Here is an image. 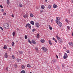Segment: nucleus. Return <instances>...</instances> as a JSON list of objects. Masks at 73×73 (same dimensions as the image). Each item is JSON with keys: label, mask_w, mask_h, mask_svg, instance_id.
Returning a JSON list of instances; mask_svg holds the SVG:
<instances>
[{"label": "nucleus", "mask_w": 73, "mask_h": 73, "mask_svg": "<svg viewBox=\"0 0 73 73\" xmlns=\"http://www.w3.org/2000/svg\"><path fill=\"white\" fill-rule=\"evenodd\" d=\"M21 68L22 69H24V68H25V66L23 65H22L21 66Z\"/></svg>", "instance_id": "19"}, {"label": "nucleus", "mask_w": 73, "mask_h": 73, "mask_svg": "<svg viewBox=\"0 0 73 73\" xmlns=\"http://www.w3.org/2000/svg\"><path fill=\"white\" fill-rule=\"evenodd\" d=\"M42 49L44 52H46L47 51V50H46V48H45L44 47H42Z\"/></svg>", "instance_id": "6"}, {"label": "nucleus", "mask_w": 73, "mask_h": 73, "mask_svg": "<svg viewBox=\"0 0 73 73\" xmlns=\"http://www.w3.org/2000/svg\"><path fill=\"white\" fill-rule=\"evenodd\" d=\"M53 40H54V41H55V40H56V39H55V38H53Z\"/></svg>", "instance_id": "49"}, {"label": "nucleus", "mask_w": 73, "mask_h": 73, "mask_svg": "<svg viewBox=\"0 0 73 73\" xmlns=\"http://www.w3.org/2000/svg\"><path fill=\"white\" fill-rule=\"evenodd\" d=\"M53 62H56V59H54L53 60Z\"/></svg>", "instance_id": "31"}, {"label": "nucleus", "mask_w": 73, "mask_h": 73, "mask_svg": "<svg viewBox=\"0 0 73 73\" xmlns=\"http://www.w3.org/2000/svg\"><path fill=\"white\" fill-rule=\"evenodd\" d=\"M56 19H56V20H57V21H60L59 20H60V17H56Z\"/></svg>", "instance_id": "8"}, {"label": "nucleus", "mask_w": 73, "mask_h": 73, "mask_svg": "<svg viewBox=\"0 0 73 73\" xmlns=\"http://www.w3.org/2000/svg\"><path fill=\"white\" fill-rule=\"evenodd\" d=\"M0 7H1V8H3V6L1 5L0 6Z\"/></svg>", "instance_id": "44"}, {"label": "nucleus", "mask_w": 73, "mask_h": 73, "mask_svg": "<svg viewBox=\"0 0 73 73\" xmlns=\"http://www.w3.org/2000/svg\"><path fill=\"white\" fill-rule=\"evenodd\" d=\"M48 8H49V9H50L51 8V6L50 5L48 6Z\"/></svg>", "instance_id": "32"}, {"label": "nucleus", "mask_w": 73, "mask_h": 73, "mask_svg": "<svg viewBox=\"0 0 73 73\" xmlns=\"http://www.w3.org/2000/svg\"><path fill=\"white\" fill-rule=\"evenodd\" d=\"M39 36H40V35L39 34H37V35H36V37L37 38H38V37H39Z\"/></svg>", "instance_id": "23"}, {"label": "nucleus", "mask_w": 73, "mask_h": 73, "mask_svg": "<svg viewBox=\"0 0 73 73\" xmlns=\"http://www.w3.org/2000/svg\"><path fill=\"white\" fill-rule=\"evenodd\" d=\"M19 53H20V54H22L23 53V52L21 51H19Z\"/></svg>", "instance_id": "30"}, {"label": "nucleus", "mask_w": 73, "mask_h": 73, "mask_svg": "<svg viewBox=\"0 0 73 73\" xmlns=\"http://www.w3.org/2000/svg\"><path fill=\"white\" fill-rule=\"evenodd\" d=\"M15 32H13V36H15Z\"/></svg>", "instance_id": "29"}, {"label": "nucleus", "mask_w": 73, "mask_h": 73, "mask_svg": "<svg viewBox=\"0 0 73 73\" xmlns=\"http://www.w3.org/2000/svg\"><path fill=\"white\" fill-rule=\"evenodd\" d=\"M57 58H58V56L57 55H56Z\"/></svg>", "instance_id": "45"}, {"label": "nucleus", "mask_w": 73, "mask_h": 73, "mask_svg": "<svg viewBox=\"0 0 73 73\" xmlns=\"http://www.w3.org/2000/svg\"><path fill=\"white\" fill-rule=\"evenodd\" d=\"M53 19H52V20H51V23H52V22H53Z\"/></svg>", "instance_id": "53"}, {"label": "nucleus", "mask_w": 73, "mask_h": 73, "mask_svg": "<svg viewBox=\"0 0 73 73\" xmlns=\"http://www.w3.org/2000/svg\"><path fill=\"white\" fill-rule=\"evenodd\" d=\"M67 28L68 29H70V27H69V26H67Z\"/></svg>", "instance_id": "38"}, {"label": "nucleus", "mask_w": 73, "mask_h": 73, "mask_svg": "<svg viewBox=\"0 0 73 73\" xmlns=\"http://www.w3.org/2000/svg\"><path fill=\"white\" fill-rule=\"evenodd\" d=\"M69 44L71 46H73V43L72 42H69Z\"/></svg>", "instance_id": "9"}, {"label": "nucleus", "mask_w": 73, "mask_h": 73, "mask_svg": "<svg viewBox=\"0 0 73 73\" xmlns=\"http://www.w3.org/2000/svg\"><path fill=\"white\" fill-rule=\"evenodd\" d=\"M53 7L54 8H57L58 7L57 6V5L54 4L53 5Z\"/></svg>", "instance_id": "7"}, {"label": "nucleus", "mask_w": 73, "mask_h": 73, "mask_svg": "<svg viewBox=\"0 0 73 73\" xmlns=\"http://www.w3.org/2000/svg\"><path fill=\"white\" fill-rule=\"evenodd\" d=\"M28 41L29 42V43H30V44H32V42L31 41V40H30L28 39Z\"/></svg>", "instance_id": "26"}, {"label": "nucleus", "mask_w": 73, "mask_h": 73, "mask_svg": "<svg viewBox=\"0 0 73 73\" xmlns=\"http://www.w3.org/2000/svg\"><path fill=\"white\" fill-rule=\"evenodd\" d=\"M65 21H66V23H68V20H67V19H66L65 20Z\"/></svg>", "instance_id": "37"}, {"label": "nucleus", "mask_w": 73, "mask_h": 73, "mask_svg": "<svg viewBox=\"0 0 73 73\" xmlns=\"http://www.w3.org/2000/svg\"><path fill=\"white\" fill-rule=\"evenodd\" d=\"M66 52L68 53H69V50H67L66 51Z\"/></svg>", "instance_id": "40"}, {"label": "nucleus", "mask_w": 73, "mask_h": 73, "mask_svg": "<svg viewBox=\"0 0 73 73\" xmlns=\"http://www.w3.org/2000/svg\"><path fill=\"white\" fill-rule=\"evenodd\" d=\"M41 8L42 9H44L45 8V7L44 5H42L41 6Z\"/></svg>", "instance_id": "16"}, {"label": "nucleus", "mask_w": 73, "mask_h": 73, "mask_svg": "<svg viewBox=\"0 0 73 73\" xmlns=\"http://www.w3.org/2000/svg\"><path fill=\"white\" fill-rule=\"evenodd\" d=\"M72 35L73 36V33H72Z\"/></svg>", "instance_id": "56"}, {"label": "nucleus", "mask_w": 73, "mask_h": 73, "mask_svg": "<svg viewBox=\"0 0 73 73\" xmlns=\"http://www.w3.org/2000/svg\"><path fill=\"white\" fill-rule=\"evenodd\" d=\"M12 57L13 58V59H14V58H15V56H14V55H12Z\"/></svg>", "instance_id": "41"}, {"label": "nucleus", "mask_w": 73, "mask_h": 73, "mask_svg": "<svg viewBox=\"0 0 73 73\" xmlns=\"http://www.w3.org/2000/svg\"><path fill=\"white\" fill-rule=\"evenodd\" d=\"M35 49L36 50H38V48H36Z\"/></svg>", "instance_id": "52"}, {"label": "nucleus", "mask_w": 73, "mask_h": 73, "mask_svg": "<svg viewBox=\"0 0 73 73\" xmlns=\"http://www.w3.org/2000/svg\"><path fill=\"white\" fill-rule=\"evenodd\" d=\"M0 28L1 29V30H2V31H4V30H3V29L1 27H0Z\"/></svg>", "instance_id": "39"}, {"label": "nucleus", "mask_w": 73, "mask_h": 73, "mask_svg": "<svg viewBox=\"0 0 73 73\" xmlns=\"http://www.w3.org/2000/svg\"><path fill=\"white\" fill-rule=\"evenodd\" d=\"M72 2L73 3V1H72Z\"/></svg>", "instance_id": "59"}, {"label": "nucleus", "mask_w": 73, "mask_h": 73, "mask_svg": "<svg viewBox=\"0 0 73 73\" xmlns=\"http://www.w3.org/2000/svg\"><path fill=\"white\" fill-rule=\"evenodd\" d=\"M1 11L2 12H3V11H4V9H2Z\"/></svg>", "instance_id": "47"}, {"label": "nucleus", "mask_w": 73, "mask_h": 73, "mask_svg": "<svg viewBox=\"0 0 73 73\" xmlns=\"http://www.w3.org/2000/svg\"><path fill=\"white\" fill-rule=\"evenodd\" d=\"M40 42H41L43 43L44 42V40L42 39L40 40Z\"/></svg>", "instance_id": "25"}, {"label": "nucleus", "mask_w": 73, "mask_h": 73, "mask_svg": "<svg viewBox=\"0 0 73 73\" xmlns=\"http://www.w3.org/2000/svg\"><path fill=\"white\" fill-rule=\"evenodd\" d=\"M12 43L14 45L15 44V43L13 42H12Z\"/></svg>", "instance_id": "46"}, {"label": "nucleus", "mask_w": 73, "mask_h": 73, "mask_svg": "<svg viewBox=\"0 0 73 73\" xmlns=\"http://www.w3.org/2000/svg\"><path fill=\"white\" fill-rule=\"evenodd\" d=\"M45 1H46H46H48V0H45Z\"/></svg>", "instance_id": "55"}, {"label": "nucleus", "mask_w": 73, "mask_h": 73, "mask_svg": "<svg viewBox=\"0 0 73 73\" xmlns=\"http://www.w3.org/2000/svg\"><path fill=\"white\" fill-rule=\"evenodd\" d=\"M48 42L50 45H52V42H51V41H50V40H49Z\"/></svg>", "instance_id": "21"}, {"label": "nucleus", "mask_w": 73, "mask_h": 73, "mask_svg": "<svg viewBox=\"0 0 73 73\" xmlns=\"http://www.w3.org/2000/svg\"><path fill=\"white\" fill-rule=\"evenodd\" d=\"M72 16H73V15H72Z\"/></svg>", "instance_id": "61"}, {"label": "nucleus", "mask_w": 73, "mask_h": 73, "mask_svg": "<svg viewBox=\"0 0 73 73\" xmlns=\"http://www.w3.org/2000/svg\"><path fill=\"white\" fill-rule=\"evenodd\" d=\"M62 66L63 67H64V66L63 64L62 65Z\"/></svg>", "instance_id": "57"}, {"label": "nucleus", "mask_w": 73, "mask_h": 73, "mask_svg": "<svg viewBox=\"0 0 73 73\" xmlns=\"http://www.w3.org/2000/svg\"><path fill=\"white\" fill-rule=\"evenodd\" d=\"M57 39H58V41H61V39L60 38H59Z\"/></svg>", "instance_id": "22"}, {"label": "nucleus", "mask_w": 73, "mask_h": 73, "mask_svg": "<svg viewBox=\"0 0 73 73\" xmlns=\"http://www.w3.org/2000/svg\"><path fill=\"white\" fill-rule=\"evenodd\" d=\"M32 31L33 32H35V31H36V29H33Z\"/></svg>", "instance_id": "35"}, {"label": "nucleus", "mask_w": 73, "mask_h": 73, "mask_svg": "<svg viewBox=\"0 0 73 73\" xmlns=\"http://www.w3.org/2000/svg\"><path fill=\"white\" fill-rule=\"evenodd\" d=\"M7 4H8V5H9V0H7Z\"/></svg>", "instance_id": "17"}, {"label": "nucleus", "mask_w": 73, "mask_h": 73, "mask_svg": "<svg viewBox=\"0 0 73 73\" xmlns=\"http://www.w3.org/2000/svg\"><path fill=\"white\" fill-rule=\"evenodd\" d=\"M9 51H11V48H9Z\"/></svg>", "instance_id": "43"}, {"label": "nucleus", "mask_w": 73, "mask_h": 73, "mask_svg": "<svg viewBox=\"0 0 73 73\" xmlns=\"http://www.w3.org/2000/svg\"><path fill=\"white\" fill-rule=\"evenodd\" d=\"M67 57H68V54L66 53L64 54V56H63V58L64 59H66Z\"/></svg>", "instance_id": "4"}, {"label": "nucleus", "mask_w": 73, "mask_h": 73, "mask_svg": "<svg viewBox=\"0 0 73 73\" xmlns=\"http://www.w3.org/2000/svg\"><path fill=\"white\" fill-rule=\"evenodd\" d=\"M31 24L32 25H34V23H35V22L33 21H31L30 22Z\"/></svg>", "instance_id": "13"}, {"label": "nucleus", "mask_w": 73, "mask_h": 73, "mask_svg": "<svg viewBox=\"0 0 73 73\" xmlns=\"http://www.w3.org/2000/svg\"><path fill=\"white\" fill-rule=\"evenodd\" d=\"M7 69V71H8V67H7V69Z\"/></svg>", "instance_id": "54"}, {"label": "nucleus", "mask_w": 73, "mask_h": 73, "mask_svg": "<svg viewBox=\"0 0 73 73\" xmlns=\"http://www.w3.org/2000/svg\"><path fill=\"white\" fill-rule=\"evenodd\" d=\"M3 15H4V16H6V13H3Z\"/></svg>", "instance_id": "36"}, {"label": "nucleus", "mask_w": 73, "mask_h": 73, "mask_svg": "<svg viewBox=\"0 0 73 73\" xmlns=\"http://www.w3.org/2000/svg\"><path fill=\"white\" fill-rule=\"evenodd\" d=\"M28 17V15L27 14H26L25 15H23V17L24 18H26V17Z\"/></svg>", "instance_id": "10"}, {"label": "nucleus", "mask_w": 73, "mask_h": 73, "mask_svg": "<svg viewBox=\"0 0 73 73\" xmlns=\"http://www.w3.org/2000/svg\"><path fill=\"white\" fill-rule=\"evenodd\" d=\"M11 16H12V17H14V16H13V15H11Z\"/></svg>", "instance_id": "48"}, {"label": "nucleus", "mask_w": 73, "mask_h": 73, "mask_svg": "<svg viewBox=\"0 0 73 73\" xmlns=\"http://www.w3.org/2000/svg\"><path fill=\"white\" fill-rule=\"evenodd\" d=\"M27 66L28 68H30L31 67V65L30 64H27Z\"/></svg>", "instance_id": "28"}, {"label": "nucleus", "mask_w": 73, "mask_h": 73, "mask_svg": "<svg viewBox=\"0 0 73 73\" xmlns=\"http://www.w3.org/2000/svg\"><path fill=\"white\" fill-rule=\"evenodd\" d=\"M40 12H44V11H40Z\"/></svg>", "instance_id": "51"}, {"label": "nucleus", "mask_w": 73, "mask_h": 73, "mask_svg": "<svg viewBox=\"0 0 73 73\" xmlns=\"http://www.w3.org/2000/svg\"><path fill=\"white\" fill-rule=\"evenodd\" d=\"M21 73H25V70H22L21 71Z\"/></svg>", "instance_id": "24"}, {"label": "nucleus", "mask_w": 73, "mask_h": 73, "mask_svg": "<svg viewBox=\"0 0 73 73\" xmlns=\"http://www.w3.org/2000/svg\"><path fill=\"white\" fill-rule=\"evenodd\" d=\"M9 24L7 23H5L3 25L4 28L6 29H9Z\"/></svg>", "instance_id": "1"}, {"label": "nucleus", "mask_w": 73, "mask_h": 73, "mask_svg": "<svg viewBox=\"0 0 73 73\" xmlns=\"http://www.w3.org/2000/svg\"><path fill=\"white\" fill-rule=\"evenodd\" d=\"M35 25L37 28H38V27H40V25L39 24V23H35Z\"/></svg>", "instance_id": "5"}, {"label": "nucleus", "mask_w": 73, "mask_h": 73, "mask_svg": "<svg viewBox=\"0 0 73 73\" xmlns=\"http://www.w3.org/2000/svg\"><path fill=\"white\" fill-rule=\"evenodd\" d=\"M14 67H15V68H17V65L16 64H14Z\"/></svg>", "instance_id": "15"}, {"label": "nucleus", "mask_w": 73, "mask_h": 73, "mask_svg": "<svg viewBox=\"0 0 73 73\" xmlns=\"http://www.w3.org/2000/svg\"><path fill=\"white\" fill-rule=\"evenodd\" d=\"M25 39H27V38H28V36H27L26 35L25 36Z\"/></svg>", "instance_id": "33"}, {"label": "nucleus", "mask_w": 73, "mask_h": 73, "mask_svg": "<svg viewBox=\"0 0 73 73\" xmlns=\"http://www.w3.org/2000/svg\"><path fill=\"white\" fill-rule=\"evenodd\" d=\"M59 54H60V53H59Z\"/></svg>", "instance_id": "63"}, {"label": "nucleus", "mask_w": 73, "mask_h": 73, "mask_svg": "<svg viewBox=\"0 0 73 73\" xmlns=\"http://www.w3.org/2000/svg\"><path fill=\"white\" fill-rule=\"evenodd\" d=\"M27 27H28L30 29H31V25L29 23H28L27 24H26V26H25L26 28H27Z\"/></svg>", "instance_id": "3"}, {"label": "nucleus", "mask_w": 73, "mask_h": 73, "mask_svg": "<svg viewBox=\"0 0 73 73\" xmlns=\"http://www.w3.org/2000/svg\"><path fill=\"white\" fill-rule=\"evenodd\" d=\"M56 37H57V38H58L59 37H58V36L56 35Z\"/></svg>", "instance_id": "42"}, {"label": "nucleus", "mask_w": 73, "mask_h": 73, "mask_svg": "<svg viewBox=\"0 0 73 73\" xmlns=\"http://www.w3.org/2000/svg\"><path fill=\"white\" fill-rule=\"evenodd\" d=\"M5 58H8V55L7 54V53H5Z\"/></svg>", "instance_id": "12"}, {"label": "nucleus", "mask_w": 73, "mask_h": 73, "mask_svg": "<svg viewBox=\"0 0 73 73\" xmlns=\"http://www.w3.org/2000/svg\"><path fill=\"white\" fill-rule=\"evenodd\" d=\"M7 47H6V46H4V47H3V48L4 49H6L7 48Z\"/></svg>", "instance_id": "34"}, {"label": "nucleus", "mask_w": 73, "mask_h": 73, "mask_svg": "<svg viewBox=\"0 0 73 73\" xmlns=\"http://www.w3.org/2000/svg\"><path fill=\"white\" fill-rule=\"evenodd\" d=\"M30 16H31V17H33V15L32 13L31 14H30Z\"/></svg>", "instance_id": "27"}, {"label": "nucleus", "mask_w": 73, "mask_h": 73, "mask_svg": "<svg viewBox=\"0 0 73 73\" xmlns=\"http://www.w3.org/2000/svg\"><path fill=\"white\" fill-rule=\"evenodd\" d=\"M17 61L18 62H19V61H21V59H19L18 58H17Z\"/></svg>", "instance_id": "14"}, {"label": "nucleus", "mask_w": 73, "mask_h": 73, "mask_svg": "<svg viewBox=\"0 0 73 73\" xmlns=\"http://www.w3.org/2000/svg\"><path fill=\"white\" fill-rule=\"evenodd\" d=\"M19 5L20 7L21 8V7H23V5H22V4H21V3H20L19 4Z\"/></svg>", "instance_id": "20"}, {"label": "nucleus", "mask_w": 73, "mask_h": 73, "mask_svg": "<svg viewBox=\"0 0 73 73\" xmlns=\"http://www.w3.org/2000/svg\"><path fill=\"white\" fill-rule=\"evenodd\" d=\"M49 29H50V30H52V29H53L52 27H50V25H49Z\"/></svg>", "instance_id": "18"}, {"label": "nucleus", "mask_w": 73, "mask_h": 73, "mask_svg": "<svg viewBox=\"0 0 73 73\" xmlns=\"http://www.w3.org/2000/svg\"><path fill=\"white\" fill-rule=\"evenodd\" d=\"M17 31H19V29H17Z\"/></svg>", "instance_id": "60"}, {"label": "nucleus", "mask_w": 73, "mask_h": 73, "mask_svg": "<svg viewBox=\"0 0 73 73\" xmlns=\"http://www.w3.org/2000/svg\"><path fill=\"white\" fill-rule=\"evenodd\" d=\"M55 42H57V40H55Z\"/></svg>", "instance_id": "50"}, {"label": "nucleus", "mask_w": 73, "mask_h": 73, "mask_svg": "<svg viewBox=\"0 0 73 73\" xmlns=\"http://www.w3.org/2000/svg\"><path fill=\"white\" fill-rule=\"evenodd\" d=\"M12 45V46H14V44H13Z\"/></svg>", "instance_id": "58"}, {"label": "nucleus", "mask_w": 73, "mask_h": 73, "mask_svg": "<svg viewBox=\"0 0 73 73\" xmlns=\"http://www.w3.org/2000/svg\"><path fill=\"white\" fill-rule=\"evenodd\" d=\"M32 42L33 44H36V42L35 41V40H32Z\"/></svg>", "instance_id": "11"}, {"label": "nucleus", "mask_w": 73, "mask_h": 73, "mask_svg": "<svg viewBox=\"0 0 73 73\" xmlns=\"http://www.w3.org/2000/svg\"><path fill=\"white\" fill-rule=\"evenodd\" d=\"M66 48H65V49Z\"/></svg>", "instance_id": "62"}, {"label": "nucleus", "mask_w": 73, "mask_h": 73, "mask_svg": "<svg viewBox=\"0 0 73 73\" xmlns=\"http://www.w3.org/2000/svg\"><path fill=\"white\" fill-rule=\"evenodd\" d=\"M57 20H56V23L59 26V27H61L62 26V23L61 22H60V21H57Z\"/></svg>", "instance_id": "2"}]
</instances>
